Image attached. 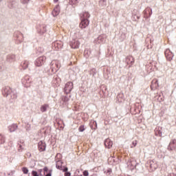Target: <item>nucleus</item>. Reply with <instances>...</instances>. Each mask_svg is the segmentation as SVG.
Instances as JSON below:
<instances>
[{
    "mask_svg": "<svg viewBox=\"0 0 176 176\" xmlns=\"http://www.w3.org/2000/svg\"><path fill=\"white\" fill-rule=\"evenodd\" d=\"M60 67L61 64H60V62L58 60H53L52 62V71L57 72L60 69Z\"/></svg>",
    "mask_w": 176,
    "mask_h": 176,
    "instance_id": "f257e3e1",
    "label": "nucleus"
},
{
    "mask_svg": "<svg viewBox=\"0 0 176 176\" xmlns=\"http://www.w3.org/2000/svg\"><path fill=\"white\" fill-rule=\"evenodd\" d=\"M89 17H90V14L87 12H85L81 15V20H83V19H87V20H89Z\"/></svg>",
    "mask_w": 176,
    "mask_h": 176,
    "instance_id": "4468645a",
    "label": "nucleus"
},
{
    "mask_svg": "<svg viewBox=\"0 0 176 176\" xmlns=\"http://www.w3.org/2000/svg\"><path fill=\"white\" fill-rule=\"evenodd\" d=\"M168 151H175L176 149V140L173 139L170 141L168 146Z\"/></svg>",
    "mask_w": 176,
    "mask_h": 176,
    "instance_id": "39448f33",
    "label": "nucleus"
},
{
    "mask_svg": "<svg viewBox=\"0 0 176 176\" xmlns=\"http://www.w3.org/2000/svg\"><path fill=\"white\" fill-rule=\"evenodd\" d=\"M158 88H159V82L157 81V79L153 80L151 82V89L156 90Z\"/></svg>",
    "mask_w": 176,
    "mask_h": 176,
    "instance_id": "0eeeda50",
    "label": "nucleus"
},
{
    "mask_svg": "<svg viewBox=\"0 0 176 176\" xmlns=\"http://www.w3.org/2000/svg\"><path fill=\"white\" fill-rule=\"evenodd\" d=\"M25 79H27V80H28V82L30 83V78H29L28 76H26V77H25Z\"/></svg>",
    "mask_w": 176,
    "mask_h": 176,
    "instance_id": "c756f323",
    "label": "nucleus"
},
{
    "mask_svg": "<svg viewBox=\"0 0 176 176\" xmlns=\"http://www.w3.org/2000/svg\"><path fill=\"white\" fill-rule=\"evenodd\" d=\"M79 2V0H70V3L72 5H76Z\"/></svg>",
    "mask_w": 176,
    "mask_h": 176,
    "instance_id": "aec40b11",
    "label": "nucleus"
},
{
    "mask_svg": "<svg viewBox=\"0 0 176 176\" xmlns=\"http://www.w3.org/2000/svg\"><path fill=\"white\" fill-rule=\"evenodd\" d=\"M137 144H138V142L137 140H133L131 145V148H135V146H137Z\"/></svg>",
    "mask_w": 176,
    "mask_h": 176,
    "instance_id": "a211bd4d",
    "label": "nucleus"
},
{
    "mask_svg": "<svg viewBox=\"0 0 176 176\" xmlns=\"http://www.w3.org/2000/svg\"><path fill=\"white\" fill-rule=\"evenodd\" d=\"M45 176H52V173H47Z\"/></svg>",
    "mask_w": 176,
    "mask_h": 176,
    "instance_id": "7c9ffc66",
    "label": "nucleus"
},
{
    "mask_svg": "<svg viewBox=\"0 0 176 176\" xmlns=\"http://www.w3.org/2000/svg\"><path fill=\"white\" fill-rule=\"evenodd\" d=\"M137 19H138V20H139L140 19V16H137Z\"/></svg>",
    "mask_w": 176,
    "mask_h": 176,
    "instance_id": "f704fd0d",
    "label": "nucleus"
},
{
    "mask_svg": "<svg viewBox=\"0 0 176 176\" xmlns=\"http://www.w3.org/2000/svg\"><path fill=\"white\" fill-rule=\"evenodd\" d=\"M63 101H65V102L68 101V98L67 96H65L64 98H63Z\"/></svg>",
    "mask_w": 176,
    "mask_h": 176,
    "instance_id": "a878e982",
    "label": "nucleus"
},
{
    "mask_svg": "<svg viewBox=\"0 0 176 176\" xmlns=\"http://www.w3.org/2000/svg\"><path fill=\"white\" fill-rule=\"evenodd\" d=\"M38 149L39 152H44V151H46V144L43 141H40L38 142Z\"/></svg>",
    "mask_w": 176,
    "mask_h": 176,
    "instance_id": "423d86ee",
    "label": "nucleus"
},
{
    "mask_svg": "<svg viewBox=\"0 0 176 176\" xmlns=\"http://www.w3.org/2000/svg\"><path fill=\"white\" fill-rule=\"evenodd\" d=\"M80 45L79 41L76 40H73L70 43V46L72 49H78Z\"/></svg>",
    "mask_w": 176,
    "mask_h": 176,
    "instance_id": "9d476101",
    "label": "nucleus"
},
{
    "mask_svg": "<svg viewBox=\"0 0 176 176\" xmlns=\"http://www.w3.org/2000/svg\"><path fill=\"white\" fill-rule=\"evenodd\" d=\"M165 56L168 61H171L173 57H174V54H173L170 50H166L165 51Z\"/></svg>",
    "mask_w": 176,
    "mask_h": 176,
    "instance_id": "6e6552de",
    "label": "nucleus"
},
{
    "mask_svg": "<svg viewBox=\"0 0 176 176\" xmlns=\"http://www.w3.org/2000/svg\"><path fill=\"white\" fill-rule=\"evenodd\" d=\"M23 83H25V78L23 80Z\"/></svg>",
    "mask_w": 176,
    "mask_h": 176,
    "instance_id": "2f4dec72",
    "label": "nucleus"
},
{
    "mask_svg": "<svg viewBox=\"0 0 176 176\" xmlns=\"http://www.w3.org/2000/svg\"><path fill=\"white\" fill-rule=\"evenodd\" d=\"M53 46L55 47V50H60L63 48V43L61 41H56L54 43Z\"/></svg>",
    "mask_w": 176,
    "mask_h": 176,
    "instance_id": "f8f14e48",
    "label": "nucleus"
},
{
    "mask_svg": "<svg viewBox=\"0 0 176 176\" xmlns=\"http://www.w3.org/2000/svg\"><path fill=\"white\" fill-rule=\"evenodd\" d=\"M32 175H33V176H39V175H38V172L35 171V170H33L32 172Z\"/></svg>",
    "mask_w": 176,
    "mask_h": 176,
    "instance_id": "412c9836",
    "label": "nucleus"
},
{
    "mask_svg": "<svg viewBox=\"0 0 176 176\" xmlns=\"http://www.w3.org/2000/svg\"><path fill=\"white\" fill-rule=\"evenodd\" d=\"M56 168H58V170H63V167L58 165V162L56 164Z\"/></svg>",
    "mask_w": 176,
    "mask_h": 176,
    "instance_id": "4be33fe9",
    "label": "nucleus"
},
{
    "mask_svg": "<svg viewBox=\"0 0 176 176\" xmlns=\"http://www.w3.org/2000/svg\"><path fill=\"white\" fill-rule=\"evenodd\" d=\"M17 129V125L16 124H12L11 126H10V131L12 133Z\"/></svg>",
    "mask_w": 176,
    "mask_h": 176,
    "instance_id": "2eb2a0df",
    "label": "nucleus"
},
{
    "mask_svg": "<svg viewBox=\"0 0 176 176\" xmlns=\"http://www.w3.org/2000/svg\"><path fill=\"white\" fill-rule=\"evenodd\" d=\"M43 171H44L45 173H47V171H49V168H47V167H45V168H43Z\"/></svg>",
    "mask_w": 176,
    "mask_h": 176,
    "instance_id": "b1692460",
    "label": "nucleus"
},
{
    "mask_svg": "<svg viewBox=\"0 0 176 176\" xmlns=\"http://www.w3.org/2000/svg\"><path fill=\"white\" fill-rule=\"evenodd\" d=\"M89 24H90V21L87 19H81V22L80 23L79 27L81 29H85L89 27Z\"/></svg>",
    "mask_w": 176,
    "mask_h": 176,
    "instance_id": "7ed1b4c3",
    "label": "nucleus"
},
{
    "mask_svg": "<svg viewBox=\"0 0 176 176\" xmlns=\"http://www.w3.org/2000/svg\"><path fill=\"white\" fill-rule=\"evenodd\" d=\"M19 148H20L21 149H23V148L21 147V145L19 146Z\"/></svg>",
    "mask_w": 176,
    "mask_h": 176,
    "instance_id": "c9c22d12",
    "label": "nucleus"
},
{
    "mask_svg": "<svg viewBox=\"0 0 176 176\" xmlns=\"http://www.w3.org/2000/svg\"><path fill=\"white\" fill-rule=\"evenodd\" d=\"M72 89H74V83H72V82H68L65 87V93H66V94H69L72 91Z\"/></svg>",
    "mask_w": 176,
    "mask_h": 176,
    "instance_id": "f03ea898",
    "label": "nucleus"
},
{
    "mask_svg": "<svg viewBox=\"0 0 176 176\" xmlns=\"http://www.w3.org/2000/svg\"><path fill=\"white\" fill-rule=\"evenodd\" d=\"M22 171L23 174H28V172L30 171L27 167H23Z\"/></svg>",
    "mask_w": 176,
    "mask_h": 176,
    "instance_id": "6ab92c4d",
    "label": "nucleus"
},
{
    "mask_svg": "<svg viewBox=\"0 0 176 176\" xmlns=\"http://www.w3.org/2000/svg\"><path fill=\"white\" fill-rule=\"evenodd\" d=\"M113 145V142L111 140V139L107 138L105 140L104 146H106V148H107L108 149H111Z\"/></svg>",
    "mask_w": 176,
    "mask_h": 176,
    "instance_id": "1a4fd4ad",
    "label": "nucleus"
},
{
    "mask_svg": "<svg viewBox=\"0 0 176 176\" xmlns=\"http://www.w3.org/2000/svg\"><path fill=\"white\" fill-rule=\"evenodd\" d=\"M86 130V127L85 126V125H80L78 128V131H80V133H83V131H85Z\"/></svg>",
    "mask_w": 176,
    "mask_h": 176,
    "instance_id": "dca6fc26",
    "label": "nucleus"
},
{
    "mask_svg": "<svg viewBox=\"0 0 176 176\" xmlns=\"http://www.w3.org/2000/svg\"><path fill=\"white\" fill-rule=\"evenodd\" d=\"M134 58L131 56H129L126 57V64H128V65H129V67H131V65H133V64H134Z\"/></svg>",
    "mask_w": 176,
    "mask_h": 176,
    "instance_id": "9b49d317",
    "label": "nucleus"
},
{
    "mask_svg": "<svg viewBox=\"0 0 176 176\" xmlns=\"http://www.w3.org/2000/svg\"><path fill=\"white\" fill-rule=\"evenodd\" d=\"M83 175L84 176H89V172L87 170H85L83 172Z\"/></svg>",
    "mask_w": 176,
    "mask_h": 176,
    "instance_id": "5701e85b",
    "label": "nucleus"
},
{
    "mask_svg": "<svg viewBox=\"0 0 176 176\" xmlns=\"http://www.w3.org/2000/svg\"><path fill=\"white\" fill-rule=\"evenodd\" d=\"M47 104H44L41 107V112H45L46 109H47Z\"/></svg>",
    "mask_w": 176,
    "mask_h": 176,
    "instance_id": "f3484780",
    "label": "nucleus"
},
{
    "mask_svg": "<svg viewBox=\"0 0 176 176\" xmlns=\"http://www.w3.org/2000/svg\"><path fill=\"white\" fill-rule=\"evenodd\" d=\"M23 65H25V66H23L24 67V68H28V63H23Z\"/></svg>",
    "mask_w": 176,
    "mask_h": 176,
    "instance_id": "bb28decb",
    "label": "nucleus"
},
{
    "mask_svg": "<svg viewBox=\"0 0 176 176\" xmlns=\"http://www.w3.org/2000/svg\"><path fill=\"white\" fill-rule=\"evenodd\" d=\"M65 176H71V173L69 172L65 173Z\"/></svg>",
    "mask_w": 176,
    "mask_h": 176,
    "instance_id": "393cba45",
    "label": "nucleus"
},
{
    "mask_svg": "<svg viewBox=\"0 0 176 176\" xmlns=\"http://www.w3.org/2000/svg\"><path fill=\"white\" fill-rule=\"evenodd\" d=\"M63 171L64 172V173H67V171H68V168H65L64 169H63Z\"/></svg>",
    "mask_w": 176,
    "mask_h": 176,
    "instance_id": "cd10ccee",
    "label": "nucleus"
},
{
    "mask_svg": "<svg viewBox=\"0 0 176 176\" xmlns=\"http://www.w3.org/2000/svg\"><path fill=\"white\" fill-rule=\"evenodd\" d=\"M54 2H58V0H54Z\"/></svg>",
    "mask_w": 176,
    "mask_h": 176,
    "instance_id": "473e14b6",
    "label": "nucleus"
},
{
    "mask_svg": "<svg viewBox=\"0 0 176 176\" xmlns=\"http://www.w3.org/2000/svg\"><path fill=\"white\" fill-rule=\"evenodd\" d=\"M30 0H22L23 3H27Z\"/></svg>",
    "mask_w": 176,
    "mask_h": 176,
    "instance_id": "c85d7f7f",
    "label": "nucleus"
},
{
    "mask_svg": "<svg viewBox=\"0 0 176 176\" xmlns=\"http://www.w3.org/2000/svg\"><path fill=\"white\" fill-rule=\"evenodd\" d=\"M170 176H176L175 174H172Z\"/></svg>",
    "mask_w": 176,
    "mask_h": 176,
    "instance_id": "72a5a7b5",
    "label": "nucleus"
},
{
    "mask_svg": "<svg viewBox=\"0 0 176 176\" xmlns=\"http://www.w3.org/2000/svg\"><path fill=\"white\" fill-rule=\"evenodd\" d=\"M45 63V58L43 56H41L38 58L35 61V65L36 67H42Z\"/></svg>",
    "mask_w": 176,
    "mask_h": 176,
    "instance_id": "20e7f679",
    "label": "nucleus"
},
{
    "mask_svg": "<svg viewBox=\"0 0 176 176\" xmlns=\"http://www.w3.org/2000/svg\"><path fill=\"white\" fill-rule=\"evenodd\" d=\"M60 13V6H56L52 11L53 16H58Z\"/></svg>",
    "mask_w": 176,
    "mask_h": 176,
    "instance_id": "ddd939ff",
    "label": "nucleus"
}]
</instances>
